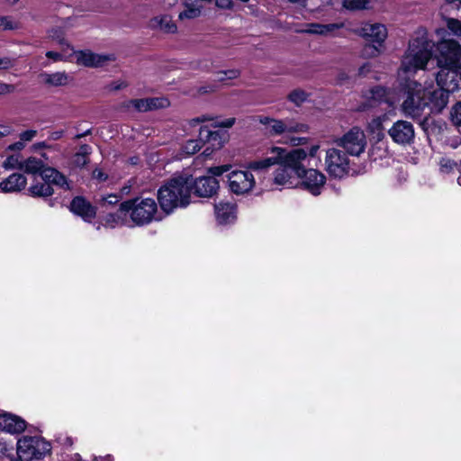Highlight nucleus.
<instances>
[{
    "mask_svg": "<svg viewBox=\"0 0 461 461\" xmlns=\"http://www.w3.org/2000/svg\"><path fill=\"white\" fill-rule=\"evenodd\" d=\"M0 425L5 431L10 433H20L26 427L23 420L12 414H4L0 418Z\"/></svg>",
    "mask_w": 461,
    "mask_h": 461,
    "instance_id": "b1692460",
    "label": "nucleus"
},
{
    "mask_svg": "<svg viewBox=\"0 0 461 461\" xmlns=\"http://www.w3.org/2000/svg\"><path fill=\"white\" fill-rule=\"evenodd\" d=\"M70 210L77 215L82 217L85 221H91L95 217V208L85 198L75 197L70 203Z\"/></svg>",
    "mask_w": 461,
    "mask_h": 461,
    "instance_id": "aec40b11",
    "label": "nucleus"
},
{
    "mask_svg": "<svg viewBox=\"0 0 461 461\" xmlns=\"http://www.w3.org/2000/svg\"><path fill=\"white\" fill-rule=\"evenodd\" d=\"M452 122L456 126H461V102L456 103L450 112Z\"/></svg>",
    "mask_w": 461,
    "mask_h": 461,
    "instance_id": "79ce46f5",
    "label": "nucleus"
},
{
    "mask_svg": "<svg viewBox=\"0 0 461 461\" xmlns=\"http://www.w3.org/2000/svg\"><path fill=\"white\" fill-rule=\"evenodd\" d=\"M194 188V192L200 197H211L216 194L219 188V182L213 176H201L192 180L191 188Z\"/></svg>",
    "mask_w": 461,
    "mask_h": 461,
    "instance_id": "f3484780",
    "label": "nucleus"
},
{
    "mask_svg": "<svg viewBox=\"0 0 461 461\" xmlns=\"http://www.w3.org/2000/svg\"><path fill=\"white\" fill-rule=\"evenodd\" d=\"M371 69V66L369 63L364 64L362 67L359 68L358 73L359 75H366L367 72H369Z\"/></svg>",
    "mask_w": 461,
    "mask_h": 461,
    "instance_id": "338daca9",
    "label": "nucleus"
},
{
    "mask_svg": "<svg viewBox=\"0 0 461 461\" xmlns=\"http://www.w3.org/2000/svg\"><path fill=\"white\" fill-rule=\"evenodd\" d=\"M128 213H122L120 209L116 213H110L105 218V222L112 228L115 226L123 225L126 222V215Z\"/></svg>",
    "mask_w": 461,
    "mask_h": 461,
    "instance_id": "473e14b6",
    "label": "nucleus"
},
{
    "mask_svg": "<svg viewBox=\"0 0 461 461\" xmlns=\"http://www.w3.org/2000/svg\"><path fill=\"white\" fill-rule=\"evenodd\" d=\"M93 177L99 181H104L107 179V175H105L101 169L96 168L93 171Z\"/></svg>",
    "mask_w": 461,
    "mask_h": 461,
    "instance_id": "13d9d810",
    "label": "nucleus"
},
{
    "mask_svg": "<svg viewBox=\"0 0 461 461\" xmlns=\"http://www.w3.org/2000/svg\"><path fill=\"white\" fill-rule=\"evenodd\" d=\"M14 65V59L7 57L0 58V70L8 69Z\"/></svg>",
    "mask_w": 461,
    "mask_h": 461,
    "instance_id": "3c124183",
    "label": "nucleus"
},
{
    "mask_svg": "<svg viewBox=\"0 0 461 461\" xmlns=\"http://www.w3.org/2000/svg\"><path fill=\"white\" fill-rule=\"evenodd\" d=\"M41 179L48 182L50 185H54L64 190L70 189V185L66 176L52 167H49L42 172Z\"/></svg>",
    "mask_w": 461,
    "mask_h": 461,
    "instance_id": "4be33fe9",
    "label": "nucleus"
},
{
    "mask_svg": "<svg viewBox=\"0 0 461 461\" xmlns=\"http://www.w3.org/2000/svg\"><path fill=\"white\" fill-rule=\"evenodd\" d=\"M279 167L274 172V183L279 185H292L296 176L289 167L278 164Z\"/></svg>",
    "mask_w": 461,
    "mask_h": 461,
    "instance_id": "a878e982",
    "label": "nucleus"
},
{
    "mask_svg": "<svg viewBox=\"0 0 461 461\" xmlns=\"http://www.w3.org/2000/svg\"><path fill=\"white\" fill-rule=\"evenodd\" d=\"M25 147V142H23L21 139L19 141H16L7 147V150H22Z\"/></svg>",
    "mask_w": 461,
    "mask_h": 461,
    "instance_id": "6e6d98bb",
    "label": "nucleus"
},
{
    "mask_svg": "<svg viewBox=\"0 0 461 461\" xmlns=\"http://www.w3.org/2000/svg\"><path fill=\"white\" fill-rule=\"evenodd\" d=\"M235 121H236L235 118L231 117V118H228V119L217 122L214 125L216 127L230 128L234 125Z\"/></svg>",
    "mask_w": 461,
    "mask_h": 461,
    "instance_id": "603ef678",
    "label": "nucleus"
},
{
    "mask_svg": "<svg viewBox=\"0 0 461 461\" xmlns=\"http://www.w3.org/2000/svg\"><path fill=\"white\" fill-rule=\"evenodd\" d=\"M339 147L351 156L358 157L366 146V139L364 131L358 127H353L341 138L336 140Z\"/></svg>",
    "mask_w": 461,
    "mask_h": 461,
    "instance_id": "6e6552de",
    "label": "nucleus"
},
{
    "mask_svg": "<svg viewBox=\"0 0 461 461\" xmlns=\"http://www.w3.org/2000/svg\"><path fill=\"white\" fill-rule=\"evenodd\" d=\"M229 187L230 191L237 194H242L249 192L254 185V176L249 171H232L228 176Z\"/></svg>",
    "mask_w": 461,
    "mask_h": 461,
    "instance_id": "ddd939ff",
    "label": "nucleus"
},
{
    "mask_svg": "<svg viewBox=\"0 0 461 461\" xmlns=\"http://www.w3.org/2000/svg\"><path fill=\"white\" fill-rule=\"evenodd\" d=\"M18 28L17 23L10 17L0 16V31L14 30Z\"/></svg>",
    "mask_w": 461,
    "mask_h": 461,
    "instance_id": "37998d69",
    "label": "nucleus"
},
{
    "mask_svg": "<svg viewBox=\"0 0 461 461\" xmlns=\"http://www.w3.org/2000/svg\"><path fill=\"white\" fill-rule=\"evenodd\" d=\"M210 119L206 116L197 117L190 121V125L194 126L200 122H203L209 121Z\"/></svg>",
    "mask_w": 461,
    "mask_h": 461,
    "instance_id": "0e129e2a",
    "label": "nucleus"
},
{
    "mask_svg": "<svg viewBox=\"0 0 461 461\" xmlns=\"http://www.w3.org/2000/svg\"><path fill=\"white\" fill-rule=\"evenodd\" d=\"M309 139L306 137H294V136H287L286 140L285 143L289 144L294 147H299L303 146L308 143Z\"/></svg>",
    "mask_w": 461,
    "mask_h": 461,
    "instance_id": "c03bdc74",
    "label": "nucleus"
},
{
    "mask_svg": "<svg viewBox=\"0 0 461 461\" xmlns=\"http://www.w3.org/2000/svg\"><path fill=\"white\" fill-rule=\"evenodd\" d=\"M230 168V166L229 165H223L219 167H210L208 172L212 175L211 176H221L223 173L229 171Z\"/></svg>",
    "mask_w": 461,
    "mask_h": 461,
    "instance_id": "a18cd8bd",
    "label": "nucleus"
},
{
    "mask_svg": "<svg viewBox=\"0 0 461 461\" xmlns=\"http://www.w3.org/2000/svg\"><path fill=\"white\" fill-rule=\"evenodd\" d=\"M217 75H224L227 77V79H234L240 76V71L238 69H229L224 71H219L217 72Z\"/></svg>",
    "mask_w": 461,
    "mask_h": 461,
    "instance_id": "8fccbe9b",
    "label": "nucleus"
},
{
    "mask_svg": "<svg viewBox=\"0 0 461 461\" xmlns=\"http://www.w3.org/2000/svg\"><path fill=\"white\" fill-rule=\"evenodd\" d=\"M296 176L301 179L303 188L313 195L320 194L326 183V176L314 168H304L303 173L298 174Z\"/></svg>",
    "mask_w": 461,
    "mask_h": 461,
    "instance_id": "f8f14e48",
    "label": "nucleus"
},
{
    "mask_svg": "<svg viewBox=\"0 0 461 461\" xmlns=\"http://www.w3.org/2000/svg\"><path fill=\"white\" fill-rule=\"evenodd\" d=\"M120 199H121V197H119L115 194H109L103 198V202L104 203H108V204H115L119 202Z\"/></svg>",
    "mask_w": 461,
    "mask_h": 461,
    "instance_id": "4d7b16f0",
    "label": "nucleus"
},
{
    "mask_svg": "<svg viewBox=\"0 0 461 461\" xmlns=\"http://www.w3.org/2000/svg\"><path fill=\"white\" fill-rule=\"evenodd\" d=\"M202 140L200 138L198 140H187L182 148V150L186 155H193L200 150L202 145Z\"/></svg>",
    "mask_w": 461,
    "mask_h": 461,
    "instance_id": "58836bf2",
    "label": "nucleus"
},
{
    "mask_svg": "<svg viewBox=\"0 0 461 461\" xmlns=\"http://www.w3.org/2000/svg\"><path fill=\"white\" fill-rule=\"evenodd\" d=\"M15 90L14 86L0 82V95H8Z\"/></svg>",
    "mask_w": 461,
    "mask_h": 461,
    "instance_id": "864d4df0",
    "label": "nucleus"
},
{
    "mask_svg": "<svg viewBox=\"0 0 461 461\" xmlns=\"http://www.w3.org/2000/svg\"><path fill=\"white\" fill-rule=\"evenodd\" d=\"M27 178L22 173H13L0 182L3 193H18L25 189Z\"/></svg>",
    "mask_w": 461,
    "mask_h": 461,
    "instance_id": "6ab92c4d",
    "label": "nucleus"
},
{
    "mask_svg": "<svg viewBox=\"0 0 461 461\" xmlns=\"http://www.w3.org/2000/svg\"><path fill=\"white\" fill-rule=\"evenodd\" d=\"M359 34L366 40L381 46L387 37V30L381 23H366L360 29Z\"/></svg>",
    "mask_w": 461,
    "mask_h": 461,
    "instance_id": "a211bd4d",
    "label": "nucleus"
},
{
    "mask_svg": "<svg viewBox=\"0 0 461 461\" xmlns=\"http://www.w3.org/2000/svg\"><path fill=\"white\" fill-rule=\"evenodd\" d=\"M91 152V147L85 144V145H82L79 149V151L77 152L76 154H78V155H83V156H86L87 157L88 154H90Z\"/></svg>",
    "mask_w": 461,
    "mask_h": 461,
    "instance_id": "680f3d73",
    "label": "nucleus"
},
{
    "mask_svg": "<svg viewBox=\"0 0 461 461\" xmlns=\"http://www.w3.org/2000/svg\"><path fill=\"white\" fill-rule=\"evenodd\" d=\"M149 104L150 106V110L166 108L169 106V101L164 97L149 98Z\"/></svg>",
    "mask_w": 461,
    "mask_h": 461,
    "instance_id": "a19ab883",
    "label": "nucleus"
},
{
    "mask_svg": "<svg viewBox=\"0 0 461 461\" xmlns=\"http://www.w3.org/2000/svg\"><path fill=\"white\" fill-rule=\"evenodd\" d=\"M402 86L405 95L402 110L410 117H419L425 107L440 113L448 103L449 92L444 88L433 89L411 79H406Z\"/></svg>",
    "mask_w": 461,
    "mask_h": 461,
    "instance_id": "f257e3e1",
    "label": "nucleus"
},
{
    "mask_svg": "<svg viewBox=\"0 0 461 461\" xmlns=\"http://www.w3.org/2000/svg\"><path fill=\"white\" fill-rule=\"evenodd\" d=\"M64 134V131H56L50 133V139L52 140H59Z\"/></svg>",
    "mask_w": 461,
    "mask_h": 461,
    "instance_id": "69168bd1",
    "label": "nucleus"
},
{
    "mask_svg": "<svg viewBox=\"0 0 461 461\" xmlns=\"http://www.w3.org/2000/svg\"><path fill=\"white\" fill-rule=\"evenodd\" d=\"M367 0H342V5L348 10H363L367 7Z\"/></svg>",
    "mask_w": 461,
    "mask_h": 461,
    "instance_id": "4c0bfd02",
    "label": "nucleus"
},
{
    "mask_svg": "<svg viewBox=\"0 0 461 461\" xmlns=\"http://www.w3.org/2000/svg\"><path fill=\"white\" fill-rule=\"evenodd\" d=\"M216 6L221 9H230L232 8V0H216L215 1Z\"/></svg>",
    "mask_w": 461,
    "mask_h": 461,
    "instance_id": "5fc2aeb1",
    "label": "nucleus"
},
{
    "mask_svg": "<svg viewBox=\"0 0 461 461\" xmlns=\"http://www.w3.org/2000/svg\"><path fill=\"white\" fill-rule=\"evenodd\" d=\"M29 194L32 197H49L54 190L48 182H34L28 189Z\"/></svg>",
    "mask_w": 461,
    "mask_h": 461,
    "instance_id": "cd10ccee",
    "label": "nucleus"
},
{
    "mask_svg": "<svg viewBox=\"0 0 461 461\" xmlns=\"http://www.w3.org/2000/svg\"><path fill=\"white\" fill-rule=\"evenodd\" d=\"M432 48L433 44L424 37L411 41L409 48L402 59L399 76L402 77L403 73L411 74L419 69H425L432 57Z\"/></svg>",
    "mask_w": 461,
    "mask_h": 461,
    "instance_id": "39448f33",
    "label": "nucleus"
},
{
    "mask_svg": "<svg viewBox=\"0 0 461 461\" xmlns=\"http://www.w3.org/2000/svg\"><path fill=\"white\" fill-rule=\"evenodd\" d=\"M200 140L206 146L203 154L210 156L213 151L220 149L228 140V134L222 131H211L207 127H201Z\"/></svg>",
    "mask_w": 461,
    "mask_h": 461,
    "instance_id": "9b49d317",
    "label": "nucleus"
},
{
    "mask_svg": "<svg viewBox=\"0 0 461 461\" xmlns=\"http://www.w3.org/2000/svg\"><path fill=\"white\" fill-rule=\"evenodd\" d=\"M184 5L185 9L178 15L180 20L195 19L201 15L203 9L201 3L194 0H185Z\"/></svg>",
    "mask_w": 461,
    "mask_h": 461,
    "instance_id": "bb28decb",
    "label": "nucleus"
},
{
    "mask_svg": "<svg viewBox=\"0 0 461 461\" xmlns=\"http://www.w3.org/2000/svg\"><path fill=\"white\" fill-rule=\"evenodd\" d=\"M461 46L454 41H443L439 45L438 65L439 70L436 74L438 87L449 93L461 86Z\"/></svg>",
    "mask_w": 461,
    "mask_h": 461,
    "instance_id": "f03ea898",
    "label": "nucleus"
},
{
    "mask_svg": "<svg viewBox=\"0 0 461 461\" xmlns=\"http://www.w3.org/2000/svg\"><path fill=\"white\" fill-rule=\"evenodd\" d=\"M126 108H134L138 112H147L150 110L149 104V98L146 99H132L125 103Z\"/></svg>",
    "mask_w": 461,
    "mask_h": 461,
    "instance_id": "72a5a7b5",
    "label": "nucleus"
},
{
    "mask_svg": "<svg viewBox=\"0 0 461 461\" xmlns=\"http://www.w3.org/2000/svg\"><path fill=\"white\" fill-rule=\"evenodd\" d=\"M309 95L304 90L297 88L287 95V99L296 106H301L308 98Z\"/></svg>",
    "mask_w": 461,
    "mask_h": 461,
    "instance_id": "7c9ffc66",
    "label": "nucleus"
},
{
    "mask_svg": "<svg viewBox=\"0 0 461 461\" xmlns=\"http://www.w3.org/2000/svg\"><path fill=\"white\" fill-rule=\"evenodd\" d=\"M192 176L187 174L175 176L158 191L161 209L170 213L176 207H185L190 203Z\"/></svg>",
    "mask_w": 461,
    "mask_h": 461,
    "instance_id": "7ed1b4c3",
    "label": "nucleus"
},
{
    "mask_svg": "<svg viewBox=\"0 0 461 461\" xmlns=\"http://www.w3.org/2000/svg\"><path fill=\"white\" fill-rule=\"evenodd\" d=\"M381 46L375 44H366L362 50V56L364 58H375L381 53Z\"/></svg>",
    "mask_w": 461,
    "mask_h": 461,
    "instance_id": "ea45409f",
    "label": "nucleus"
},
{
    "mask_svg": "<svg viewBox=\"0 0 461 461\" xmlns=\"http://www.w3.org/2000/svg\"><path fill=\"white\" fill-rule=\"evenodd\" d=\"M439 168L443 174H461V160L455 161L448 158H442L439 161Z\"/></svg>",
    "mask_w": 461,
    "mask_h": 461,
    "instance_id": "c85d7f7f",
    "label": "nucleus"
},
{
    "mask_svg": "<svg viewBox=\"0 0 461 461\" xmlns=\"http://www.w3.org/2000/svg\"><path fill=\"white\" fill-rule=\"evenodd\" d=\"M258 120L261 124L266 125L267 129H268L272 122H274L275 118L268 116H259Z\"/></svg>",
    "mask_w": 461,
    "mask_h": 461,
    "instance_id": "bf43d9fd",
    "label": "nucleus"
},
{
    "mask_svg": "<svg viewBox=\"0 0 461 461\" xmlns=\"http://www.w3.org/2000/svg\"><path fill=\"white\" fill-rule=\"evenodd\" d=\"M388 134L395 143L401 145L411 143L415 137L412 123L403 120L395 122L388 130Z\"/></svg>",
    "mask_w": 461,
    "mask_h": 461,
    "instance_id": "4468645a",
    "label": "nucleus"
},
{
    "mask_svg": "<svg viewBox=\"0 0 461 461\" xmlns=\"http://www.w3.org/2000/svg\"><path fill=\"white\" fill-rule=\"evenodd\" d=\"M88 161H89L88 157L75 154L73 160H72V164L76 167H83L84 166H86L88 163Z\"/></svg>",
    "mask_w": 461,
    "mask_h": 461,
    "instance_id": "49530a36",
    "label": "nucleus"
},
{
    "mask_svg": "<svg viewBox=\"0 0 461 461\" xmlns=\"http://www.w3.org/2000/svg\"><path fill=\"white\" fill-rule=\"evenodd\" d=\"M76 62L78 65L87 68H103L116 59L112 53H95L89 50L75 52Z\"/></svg>",
    "mask_w": 461,
    "mask_h": 461,
    "instance_id": "9d476101",
    "label": "nucleus"
},
{
    "mask_svg": "<svg viewBox=\"0 0 461 461\" xmlns=\"http://www.w3.org/2000/svg\"><path fill=\"white\" fill-rule=\"evenodd\" d=\"M147 28L165 34L177 32V26L169 14H161L151 17L147 22Z\"/></svg>",
    "mask_w": 461,
    "mask_h": 461,
    "instance_id": "dca6fc26",
    "label": "nucleus"
},
{
    "mask_svg": "<svg viewBox=\"0 0 461 461\" xmlns=\"http://www.w3.org/2000/svg\"><path fill=\"white\" fill-rule=\"evenodd\" d=\"M22 161L19 154L7 156L5 160L3 162V167L5 169H22Z\"/></svg>",
    "mask_w": 461,
    "mask_h": 461,
    "instance_id": "e433bc0d",
    "label": "nucleus"
},
{
    "mask_svg": "<svg viewBox=\"0 0 461 461\" xmlns=\"http://www.w3.org/2000/svg\"><path fill=\"white\" fill-rule=\"evenodd\" d=\"M325 165L327 172L333 177L342 178L349 171L348 157L341 150L334 148L327 150Z\"/></svg>",
    "mask_w": 461,
    "mask_h": 461,
    "instance_id": "1a4fd4ad",
    "label": "nucleus"
},
{
    "mask_svg": "<svg viewBox=\"0 0 461 461\" xmlns=\"http://www.w3.org/2000/svg\"><path fill=\"white\" fill-rule=\"evenodd\" d=\"M50 449V443L40 437L24 436L17 442V455L21 459H40Z\"/></svg>",
    "mask_w": 461,
    "mask_h": 461,
    "instance_id": "0eeeda50",
    "label": "nucleus"
},
{
    "mask_svg": "<svg viewBox=\"0 0 461 461\" xmlns=\"http://www.w3.org/2000/svg\"><path fill=\"white\" fill-rule=\"evenodd\" d=\"M216 219L221 224L230 223L235 219V206L230 203L215 204Z\"/></svg>",
    "mask_w": 461,
    "mask_h": 461,
    "instance_id": "393cba45",
    "label": "nucleus"
},
{
    "mask_svg": "<svg viewBox=\"0 0 461 461\" xmlns=\"http://www.w3.org/2000/svg\"><path fill=\"white\" fill-rule=\"evenodd\" d=\"M344 27L343 23H310L303 25L298 30V32L305 34H312L322 37L335 36L339 30Z\"/></svg>",
    "mask_w": 461,
    "mask_h": 461,
    "instance_id": "2eb2a0df",
    "label": "nucleus"
},
{
    "mask_svg": "<svg viewBox=\"0 0 461 461\" xmlns=\"http://www.w3.org/2000/svg\"><path fill=\"white\" fill-rule=\"evenodd\" d=\"M384 119L381 117L374 118L368 124V129L372 134H374L378 140L384 137Z\"/></svg>",
    "mask_w": 461,
    "mask_h": 461,
    "instance_id": "2f4dec72",
    "label": "nucleus"
},
{
    "mask_svg": "<svg viewBox=\"0 0 461 461\" xmlns=\"http://www.w3.org/2000/svg\"><path fill=\"white\" fill-rule=\"evenodd\" d=\"M320 149V145L314 144L312 145L307 152V157L315 158L318 150Z\"/></svg>",
    "mask_w": 461,
    "mask_h": 461,
    "instance_id": "e2e57ef3",
    "label": "nucleus"
},
{
    "mask_svg": "<svg viewBox=\"0 0 461 461\" xmlns=\"http://www.w3.org/2000/svg\"><path fill=\"white\" fill-rule=\"evenodd\" d=\"M47 144L46 142L42 141V142H37V143H34L32 146V149L33 150H38L40 149H43V148H47Z\"/></svg>",
    "mask_w": 461,
    "mask_h": 461,
    "instance_id": "774afa93",
    "label": "nucleus"
},
{
    "mask_svg": "<svg viewBox=\"0 0 461 461\" xmlns=\"http://www.w3.org/2000/svg\"><path fill=\"white\" fill-rule=\"evenodd\" d=\"M39 77L44 85L55 87L66 86L73 80V77L65 71L42 72Z\"/></svg>",
    "mask_w": 461,
    "mask_h": 461,
    "instance_id": "412c9836",
    "label": "nucleus"
},
{
    "mask_svg": "<svg viewBox=\"0 0 461 461\" xmlns=\"http://www.w3.org/2000/svg\"><path fill=\"white\" fill-rule=\"evenodd\" d=\"M120 211L122 213H129L131 221L139 226L161 219L158 215V205L151 198L125 201L120 204Z\"/></svg>",
    "mask_w": 461,
    "mask_h": 461,
    "instance_id": "423d86ee",
    "label": "nucleus"
},
{
    "mask_svg": "<svg viewBox=\"0 0 461 461\" xmlns=\"http://www.w3.org/2000/svg\"><path fill=\"white\" fill-rule=\"evenodd\" d=\"M286 132L285 133H304L309 130V126L305 123L297 122L294 121H285Z\"/></svg>",
    "mask_w": 461,
    "mask_h": 461,
    "instance_id": "c9c22d12",
    "label": "nucleus"
},
{
    "mask_svg": "<svg viewBox=\"0 0 461 461\" xmlns=\"http://www.w3.org/2000/svg\"><path fill=\"white\" fill-rule=\"evenodd\" d=\"M447 27L455 34L461 36V22H459L458 20L450 19L447 22Z\"/></svg>",
    "mask_w": 461,
    "mask_h": 461,
    "instance_id": "de8ad7c7",
    "label": "nucleus"
},
{
    "mask_svg": "<svg viewBox=\"0 0 461 461\" xmlns=\"http://www.w3.org/2000/svg\"><path fill=\"white\" fill-rule=\"evenodd\" d=\"M46 163L42 158H36L34 156H30L22 161V171L28 175H37L39 174L42 178V172L48 168Z\"/></svg>",
    "mask_w": 461,
    "mask_h": 461,
    "instance_id": "5701e85b",
    "label": "nucleus"
},
{
    "mask_svg": "<svg viewBox=\"0 0 461 461\" xmlns=\"http://www.w3.org/2000/svg\"><path fill=\"white\" fill-rule=\"evenodd\" d=\"M268 133L272 136L281 135L286 132V122L283 120L275 119L267 129Z\"/></svg>",
    "mask_w": 461,
    "mask_h": 461,
    "instance_id": "f704fd0d",
    "label": "nucleus"
},
{
    "mask_svg": "<svg viewBox=\"0 0 461 461\" xmlns=\"http://www.w3.org/2000/svg\"><path fill=\"white\" fill-rule=\"evenodd\" d=\"M366 97L367 99L373 100L375 102H382V101L388 102L386 89L380 86L370 88L366 92Z\"/></svg>",
    "mask_w": 461,
    "mask_h": 461,
    "instance_id": "c756f323",
    "label": "nucleus"
},
{
    "mask_svg": "<svg viewBox=\"0 0 461 461\" xmlns=\"http://www.w3.org/2000/svg\"><path fill=\"white\" fill-rule=\"evenodd\" d=\"M37 135V131L36 130H28V131H23L21 134H20V139L23 141V142H29L31 141L34 137H36Z\"/></svg>",
    "mask_w": 461,
    "mask_h": 461,
    "instance_id": "09e8293b",
    "label": "nucleus"
},
{
    "mask_svg": "<svg viewBox=\"0 0 461 461\" xmlns=\"http://www.w3.org/2000/svg\"><path fill=\"white\" fill-rule=\"evenodd\" d=\"M46 57L49 58V59H51L55 61H59V60H61L63 59V56L59 53V52H55V51H48L46 53Z\"/></svg>",
    "mask_w": 461,
    "mask_h": 461,
    "instance_id": "052dcab7",
    "label": "nucleus"
},
{
    "mask_svg": "<svg viewBox=\"0 0 461 461\" xmlns=\"http://www.w3.org/2000/svg\"><path fill=\"white\" fill-rule=\"evenodd\" d=\"M270 152L271 157L250 162L249 168L265 169L276 164H284L294 171L296 176L302 174L305 168L302 162L306 159L307 152L303 149L299 148L286 151L283 148L273 147Z\"/></svg>",
    "mask_w": 461,
    "mask_h": 461,
    "instance_id": "20e7f679",
    "label": "nucleus"
}]
</instances>
